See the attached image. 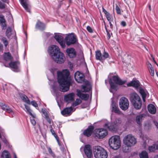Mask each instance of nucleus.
<instances>
[{
	"label": "nucleus",
	"mask_w": 158,
	"mask_h": 158,
	"mask_svg": "<svg viewBox=\"0 0 158 158\" xmlns=\"http://www.w3.org/2000/svg\"><path fill=\"white\" fill-rule=\"evenodd\" d=\"M58 81L60 84V91L66 92L68 91L72 81L69 76V71L67 69L62 72H57Z\"/></svg>",
	"instance_id": "1"
},
{
	"label": "nucleus",
	"mask_w": 158,
	"mask_h": 158,
	"mask_svg": "<svg viewBox=\"0 0 158 158\" xmlns=\"http://www.w3.org/2000/svg\"><path fill=\"white\" fill-rule=\"evenodd\" d=\"M49 49L52 51L51 53L52 57L56 62L60 64L64 62L65 60L64 55L60 52V48L57 46L52 45Z\"/></svg>",
	"instance_id": "2"
},
{
	"label": "nucleus",
	"mask_w": 158,
	"mask_h": 158,
	"mask_svg": "<svg viewBox=\"0 0 158 158\" xmlns=\"http://www.w3.org/2000/svg\"><path fill=\"white\" fill-rule=\"evenodd\" d=\"M126 82V81H123L118 76H113L112 77L110 78L109 80V83L110 87V92L113 93V90H115L116 87V84L122 85Z\"/></svg>",
	"instance_id": "3"
},
{
	"label": "nucleus",
	"mask_w": 158,
	"mask_h": 158,
	"mask_svg": "<svg viewBox=\"0 0 158 158\" xmlns=\"http://www.w3.org/2000/svg\"><path fill=\"white\" fill-rule=\"evenodd\" d=\"M109 144L112 149L114 150L118 149L121 144L120 137L118 135L111 137L109 140Z\"/></svg>",
	"instance_id": "4"
},
{
	"label": "nucleus",
	"mask_w": 158,
	"mask_h": 158,
	"mask_svg": "<svg viewBox=\"0 0 158 158\" xmlns=\"http://www.w3.org/2000/svg\"><path fill=\"white\" fill-rule=\"evenodd\" d=\"M94 153L95 158H107L108 156L107 152L99 146L95 147Z\"/></svg>",
	"instance_id": "5"
},
{
	"label": "nucleus",
	"mask_w": 158,
	"mask_h": 158,
	"mask_svg": "<svg viewBox=\"0 0 158 158\" xmlns=\"http://www.w3.org/2000/svg\"><path fill=\"white\" fill-rule=\"evenodd\" d=\"M123 142L126 146L131 147L136 143V140L132 135L128 134L124 137Z\"/></svg>",
	"instance_id": "6"
},
{
	"label": "nucleus",
	"mask_w": 158,
	"mask_h": 158,
	"mask_svg": "<svg viewBox=\"0 0 158 158\" xmlns=\"http://www.w3.org/2000/svg\"><path fill=\"white\" fill-rule=\"evenodd\" d=\"M65 40L66 44L69 46L75 44L77 41V37L73 34L68 35L65 38Z\"/></svg>",
	"instance_id": "7"
},
{
	"label": "nucleus",
	"mask_w": 158,
	"mask_h": 158,
	"mask_svg": "<svg viewBox=\"0 0 158 158\" xmlns=\"http://www.w3.org/2000/svg\"><path fill=\"white\" fill-rule=\"evenodd\" d=\"M121 122V119L120 118H116L111 123L106 124L105 125L107 126L110 130L114 131L115 130V127L119 125Z\"/></svg>",
	"instance_id": "8"
},
{
	"label": "nucleus",
	"mask_w": 158,
	"mask_h": 158,
	"mask_svg": "<svg viewBox=\"0 0 158 158\" xmlns=\"http://www.w3.org/2000/svg\"><path fill=\"white\" fill-rule=\"evenodd\" d=\"M119 105L121 109L125 110L128 108L129 102L128 99L126 98L123 97L120 99Z\"/></svg>",
	"instance_id": "9"
},
{
	"label": "nucleus",
	"mask_w": 158,
	"mask_h": 158,
	"mask_svg": "<svg viewBox=\"0 0 158 158\" xmlns=\"http://www.w3.org/2000/svg\"><path fill=\"white\" fill-rule=\"evenodd\" d=\"M107 131L104 129H99L96 131V135L98 138H104L107 135Z\"/></svg>",
	"instance_id": "10"
},
{
	"label": "nucleus",
	"mask_w": 158,
	"mask_h": 158,
	"mask_svg": "<svg viewBox=\"0 0 158 158\" xmlns=\"http://www.w3.org/2000/svg\"><path fill=\"white\" fill-rule=\"evenodd\" d=\"M74 78L76 81L78 83H82L84 80V74L78 71L75 73Z\"/></svg>",
	"instance_id": "11"
},
{
	"label": "nucleus",
	"mask_w": 158,
	"mask_h": 158,
	"mask_svg": "<svg viewBox=\"0 0 158 158\" xmlns=\"http://www.w3.org/2000/svg\"><path fill=\"white\" fill-rule=\"evenodd\" d=\"M54 38L62 48H65L66 45L63 36L59 34H56L55 35Z\"/></svg>",
	"instance_id": "12"
},
{
	"label": "nucleus",
	"mask_w": 158,
	"mask_h": 158,
	"mask_svg": "<svg viewBox=\"0 0 158 158\" xmlns=\"http://www.w3.org/2000/svg\"><path fill=\"white\" fill-rule=\"evenodd\" d=\"M9 66L13 71L16 72L19 71L20 63L19 62H11L9 63Z\"/></svg>",
	"instance_id": "13"
},
{
	"label": "nucleus",
	"mask_w": 158,
	"mask_h": 158,
	"mask_svg": "<svg viewBox=\"0 0 158 158\" xmlns=\"http://www.w3.org/2000/svg\"><path fill=\"white\" fill-rule=\"evenodd\" d=\"M111 111L112 112H114L118 115L122 114V113L120 111L118 106H116L115 103L113 101L111 102Z\"/></svg>",
	"instance_id": "14"
},
{
	"label": "nucleus",
	"mask_w": 158,
	"mask_h": 158,
	"mask_svg": "<svg viewBox=\"0 0 158 158\" xmlns=\"http://www.w3.org/2000/svg\"><path fill=\"white\" fill-rule=\"evenodd\" d=\"M84 152L88 158H91L92 156V151L89 145H85L84 148Z\"/></svg>",
	"instance_id": "15"
},
{
	"label": "nucleus",
	"mask_w": 158,
	"mask_h": 158,
	"mask_svg": "<svg viewBox=\"0 0 158 158\" xmlns=\"http://www.w3.org/2000/svg\"><path fill=\"white\" fill-rule=\"evenodd\" d=\"M130 99L132 103L141 100L139 96L135 92L132 93L130 94Z\"/></svg>",
	"instance_id": "16"
},
{
	"label": "nucleus",
	"mask_w": 158,
	"mask_h": 158,
	"mask_svg": "<svg viewBox=\"0 0 158 158\" xmlns=\"http://www.w3.org/2000/svg\"><path fill=\"white\" fill-rule=\"evenodd\" d=\"M77 95L81 98L82 100L86 101L89 98V95L87 94H84L83 92L80 90H77Z\"/></svg>",
	"instance_id": "17"
},
{
	"label": "nucleus",
	"mask_w": 158,
	"mask_h": 158,
	"mask_svg": "<svg viewBox=\"0 0 158 158\" xmlns=\"http://www.w3.org/2000/svg\"><path fill=\"white\" fill-rule=\"evenodd\" d=\"M66 52L70 58H74L76 56V52L75 49L72 48L67 49Z\"/></svg>",
	"instance_id": "18"
},
{
	"label": "nucleus",
	"mask_w": 158,
	"mask_h": 158,
	"mask_svg": "<svg viewBox=\"0 0 158 158\" xmlns=\"http://www.w3.org/2000/svg\"><path fill=\"white\" fill-rule=\"evenodd\" d=\"M72 110L73 108L71 106L66 107L61 111V113L63 115L67 116L71 114Z\"/></svg>",
	"instance_id": "19"
},
{
	"label": "nucleus",
	"mask_w": 158,
	"mask_h": 158,
	"mask_svg": "<svg viewBox=\"0 0 158 158\" xmlns=\"http://www.w3.org/2000/svg\"><path fill=\"white\" fill-rule=\"evenodd\" d=\"M146 116L145 114H142L137 115L135 117V121L136 123L139 125H141L143 120Z\"/></svg>",
	"instance_id": "20"
},
{
	"label": "nucleus",
	"mask_w": 158,
	"mask_h": 158,
	"mask_svg": "<svg viewBox=\"0 0 158 158\" xmlns=\"http://www.w3.org/2000/svg\"><path fill=\"white\" fill-rule=\"evenodd\" d=\"M94 127L93 126H89L88 128L83 132V134L87 136H90L94 130Z\"/></svg>",
	"instance_id": "21"
},
{
	"label": "nucleus",
	"mask_w": 158,
	"mask_h": 158,
	"mask_svg": "<svg viewBox=\"0 0 158 158\" xmlns=\"http://www.w3.org/2000/svg\"><path fill=\"white\" fill-rule=\"evenodd\" d=\"M75 94L73 93H71L66 95L64 97V100L67 102H72L74 100Z\"/></svg>",
	"instance_id": "22"
},
{
	"label": "nucleus",
	"mask_w": 158,
	"mask_h": 158,
	"mask_svg": "<svg viewBox=\"0 0 158 158\" xmlns=\"http://www.w3.org/2000/svg\"><path fill=\"white\" fill-rule=\"evenodd\" d=\"M6 21L4 16L2 15H0V24L3 29H5L6 28Z\"/></svg>",
	"instance_id": "23"
},
{
	"label": "nucleus",
	"mask_w": 158,
	"mask_h": 158,
	"mask_svg": "<svg viewBox=\"0 0 158 158\" xmlns=\"http://www.w3.org/2000/svg\"><path fill=\"white\" fill-rule=\"evenodd\" d=\"M127 86H133L136 88H138L139 86V82L138 81H133L128 83Z\"/></svg>",
	"instance_id": "24"
},
{
	"label": "nucleus",
	"mask_w": 158,
	"mask_h": 158,
	"mask_svg": "<svg viewBox=\"0 0 158 158\" xmlns=\"http://www.w3.org/2000/svg\"><path fill=\"white\" fill-rule=\"evenodd\" d=\"M0 106L1 107L2 109L5 110L6 111L9 113H10L12 112V110L9 107L6 105L5 104L2 102L0 103Z\"/></svg>",
	"instance_id": "25"
},
{
	"label": "nucleus",
	"mask_w": 158,
	"mask_h": 158,
	"mask_svg": "<svg viewBox=\"0 0 158 158\" xmlns=\"http://www.w3.org/2000/svg\"><path fill=\"white\" fill-rule=\"evenodd\" d=\"M91 89V86L89 83L88 82L85 85H82V89L84 90V91L88 92Z\"/></svg>",
	"instance_id": "26"
},
{
	"label": "nucleus",
	"mask_w": 158,
	"mask_h": 158,
	"mask_svg": "<svg viewBox=\"0 0 158 158\" xmlns=\"http://www.w3.org/2000/svg\"><path fill=\"white\" fill-rule=\"evenodd\" d=\"M19 95L22 100L24 102L28 104H30V101L27 97L24 94L22 93H20Z\"/></svg>",
	"instance_id": "27"
},
{
	"label": "nucleus",
	"mask_w": 158,
	"mask_h": 158,
	"mask_svg": "<svg viewBox=\"0 0 158 158\" xmlns=\"http://www.w3.org/2000/svg\"><path fill=\"white\" fill-rule=\"evenodd\" d=\"M149 112L151 114H154L156 112V110L155 106L152 104H150L148 107Z\"/></svg>",
	"instance_id": "28"
},
{
	"label": "nucleus",
	"mask_w": 158,
	"mask_h": 158,
	"mask_svg": "<svg viewBox=\"0 0 158 158\" xmlns=\"http://www.w3.org/2000/svg\"><path fill=\"white\" fill-rule=\"evenodd\" d=\"M134 108L137 110H139L141 108L142 103L141 100L138 102L132 103Z\"/></svg>",
	"instance_id": "29"
},
{
	"label": "nucleus",
	"mask_w": 158,
	"mask_h": 158,
	"mask_svg": "<svg viewBox=\"0 0 158 158\" xmlns=\"http://www.w3.org/2000/svg\"><path fill=\"white\" fill-rule=\"evenodd\" d=\"M45 27L44 25L39 21H38L37 23L35 28L38 29L40 30H43Z\"/></svg>",
	"instance_id": "30"
},
{
	"label": "nucleus",
	"mask_w": 158,
	"mask_h": 158,
	"mask_svg": "<svg viewBox=\"0 0 158 158\" xmlns=\"http://www.w3.org/2000/svg\"><path fill=\"white\" fill-rule=\"evenodd\" d=\"M1 158H11V156L8 151H4L2 153Z\"/></svg>",
	"instance_id": "31"
},
{
	"label": "nucleus",
	"mask_w": 158,
	"mask_h": 158,
	"mask_svg": "<svg viewBox=\"0 0 158 158\" xmlns=\"http://www.w3.org/2000/svg\"><path fill=\"white\" fill-rule=\"evenodd\" d=\"M148 67L150 75L152 76H153L154 74V70L153 67L150 63L148 64Z\"/></svg>",
	"instance_id": "32"
},
{
	"label": "nucleus",
	"mask_w": 158,
	"mask_h": 158,
	"mask_svg": "<svg viewBox=\"0 0 158 158\" xmlns=\"http://www.w3.org/2000/svg\"><path fill=\"white\" fill-rule=\"evenodd\" d=\"M20 1L21 5L25 10L27 11L30 12L28 8L26 2V0H20Z\"/></svg>",
	"instance_id": "33"
},
{
	"label": "nucleus",
	"mask_w": 158,
	"mask_h": 158,
	"mask_svg": "<svg viewBox=\"0 0 158 158\" xmlns=\"http://www.w3.org/2000/svg\"><path fill=\"white\" fill-rule=\"evenodd\" d=\"M4 58L6 61H8L11 59L12 57L9 53H5L4 55Z\"/></svg>",
	"instance_id": "34"
},
{
	"label": "nucleus",
	"mask_w": 158,
	"mask_h": 158,
	"mask_svg": "<svg viewBox=\"0 0 158 158\" xmlns=\"http://www.w3.org/2000/svg\"><path fill=\"white\" fill-rule=\"evenodd\" d=\"M102 55L101 52L100 51H98L96 52V58L97 60H102Z\"/></svg>",
	"instance_id": "35"
},
{
	"label": "nucleus",
	"mask_w": 158,
	"mask_h": 158,
	"mask_svg": "<svg viewBox=\"0 0 158 158\" xmlns=\"http://www.w3.org/2000/svg\"><path fill=\"white\" fill-rule=\"evenodd\" d=\"M140 158H148L147 152L145 151H143L139 154Z\"/></svg>",
	"instance_id": "36"
},
{
	"label": "nucleus",
	"mask_w": 158,
	"mask_h": 158,
	"mask_svg": "<svg viewBox=\"0 0 158 158\" xmlns=\"http://www.w3.org/2000/svg\"><path fill=\"white\" fill-rule=\"evenodd\" d=\"M139 92L142 96L143 100L144 101H145V98L146 96V94L144 90L142 88H140L139 89Z\"/></svg>",
	"instance_id": "37"
},
{
	"label": "nucleus",
	"mask_w": 158,
	"mask_h": 158,
	"mask_svg": "<svg viewBox=\"0 0 158 158\" xmlns=\"http://www.w3.org/2000/svg\"><path fill=\"white\" fill-rule=\"evenodd\" d=\"M25 107L26 110L27 111L28 113L30 114L32 117L35 118V114H33L31 113V110L30 109V107L26 105H25Z\"/></svg>",
	"instance_id": "38"
},
{
	"label": "nucleus",
	"mask_w": 158,
	"mask_h": 158,
	"mask_svg": "<svg viewBox=\"0 0 158 158\" xmlns=\"http://www.w3.org/2000/svg\"><path fill=\"white\" fill-rule=\"evenodd\" d=\"M11 29L10 27H8L7 28L6 31V35L7 37L8 38H9L11 35Z\"/></svg>",
	"instance_id": "39"
},
{
	"label": "nucleus",
	"mask_w": 158,
	"mask_h": 158,
	"mask_svg": "<svg viewBox=\"0 0 158 158\" xmlns=\"http://www.w3.org/2000/svg\"><path fill=\"white\" fill-rule=\"evenodd\" d=\"M50 131H51V132L52 134L55 138L56 139L57 141L58 144H59L60 143L59 142V138H58V136H57V135L55 133V131L52 129H51Z\"/></svg>",
	"instance_id": "40"
},
{
	"label": "nucleus",
	"mask_w": 158,
	"mask_h": 158,
	"mask_svg": "<svg viewBox=\"0 0 158 158\" xmlns=\"http://www.w3.org/2000/svg\"><path fill=\"white\" fill-rule=\"evenodd\" d=\"M81 100L79 99H76V101L73 103V106L74 107L76 106L81 103Z\"/></svg>",
	"instance_id": "41"
},
{
	"label": "nucleus",
	"mask_w": 158,
	"mask_h": 158,
	"mask_svg": "<svg viewBox=\"0 0 158 158\" xmlns=\"http://www.w3.org/2000/svg\"><path fill=\"white\" fill-rule=\"evenodd\" d=\"M156 145L153 144L152 146H150L148 148V150L150 152H154L156 149Z\"/></svg>",
	"instance_id": "42"
},
{
	"label": "nucleus",
	"mask_w": 158,
	"mask_h": 158,
	"mask_svg": "<svg viewBox=\"0 0 158 158\" xmlns=\"http://www.w3.org/2000/svg\"><path fill=\"white\" fill-rule=\"evenodd\" d=\"M131 146H127L125 145L123 146L122 148L123 151L125 152H127L130 151L129 147Z\"/></svg>",
	"instance_id": "43"
},
{
	"label": "nucleus",
	"mask_w": 158,
	"mask_h": 158,
	"mask_svg": "<svg viewBox=\"0 0 158 158\" xmlns=\"http://www.w3.org/2000/svg\"><path fill=\"white\" fill-rule=\"evenodd\" d=\"M107 19L108 21H113V18L109 13L106 15Z\"/></svg>",
	"instance_id": "44"
},
{
	"label": "nucleus",
	"mask_w": 158,
	"mask_h": 158,
	"mask_svg": "<svg viewBox=\"0 0 158 158\" xmlns=\"http://www.w3.org/2000/svg\"><path fill=\"white\" fill-rule=\"evenodd\" d=\"M109 56V54L108 53L105 51L103 53L102 56V60H104L106 58H108Z\"/></svg>",
	"instance_id": "45"
},
{
	"label": "nucleus",
	"mask_w": 158,
	"mask_h": 158,
	"mask_svg": "<svg viewBox=\"0 0 158 158\" xmlns=\"http://www.w3.org/2000/svg\"><path fill=\"white\" fill-rule=\"evenodd\" d=\"M116 10L117 13L118 14H121V9L119 7L117 4L116 5Z\"/></svg>",
	"instance_id": "46"
},
{
	"label": "nucleus",
	"mask_w": 158,
	"mask_h": 158,
	"mask_svg": "<svg viewBox=\"0 0 158 158\" xmlns=\"http://www.w3.org/2000/svg\"><path fill=\"white\" fill-rule=\"evenodd\" d=\"M1 40L3 42L5 47H6L8 44V41L6 38H5L3 37L1 39Z\"/></svg>",
	"instance_id": "47"
},
{
	"label": "nucleus",
	"mask_w": 158,
	"mask_h": 158,
	"mask_svg": "<svg viewBox=\"0 0 158 158\" xmlns=\"http://www.w3.org/2000/svg\"><path fill=\"white\" fill-rule=\"evenodd\" d=\"M48 151L49 153L53 157H55V154L53 152L51 148H49L48 149Z\"/></svg>",
	"instance_id": "48"
},
{
	"label": "nucleus",
	"mask_w": 158,
	"mask_h": 158,
	"mask_svg": "<svg viewBox=\"0 0 158 158\" xmlns=\"http://www.w3.org/2000/svg\"><path fill=\"white\" fill-rule=\"evenodd\" d=\"M105 28L107 33V38L109 40L110 38V35L109 31H108L107 28L106 26H105Z\"/></svg>",
	"instance_id": "49"
},
{
	"label": "nucleus",
	"mask_w": 158,
	"mask_h": 158,
	"mask_svg": "<svg viewBox=\"0 0 158 158\" xmlns=\"http://www.w3.org/2000/svg\"><path fill=\"white\" fill-rule=\"evenodd\" d=\"M43 114L45 116V118H47V121L49 123H51V120L50 119L48 118V116L47 115V113H45L44 112H43Z\"/></svg>",
	"instance_id": "50"
},
{
	"label": "nucleus",
	"mask_w": 158,
	"mask_h": 158,
	"mask_svg": "<svg viewBox=\"0 0 158 158\" xmlns=\"http://www.w3.org/2000/svg\"><path fill=\"white\" fill-rule=\"evenodd\" d=\"M149 141V140L148 139H147L146 140H145L144 142L143 143V147L144 148H145L146 147V145L147 144V143H148Z\"/></svg>",
	"instance_id": "51"
},
{
	"label": "nucleus",
	"mask_w": 158,
	"mask_h": 158,
	"mask_svg": "<svg viewBox=\"0 0 158 158\" xmlns=\"http://www.w3.org/2000/svg\"><path fill=\"white\" fill-rule=\"evenodd\" d=\"M86 29L89 32L92 33L93 32L92 28L89 26H87Z\"/></svg>",
	"instance_id": "52"
},
{
	"label": "nucleus",
	"mask_w": 158,
	"mask_h": 158,
	"mask_svg": "<svg viewBox=\"0 0 158 158\" xmlns=\"http://www.w3.org/2000/svg\"><path fill=\"white\" fill-rule=\"evenodd\" d=\"M31 104L32 106L35 107H38V105L37 103L34 101H32L31 102Z\"/></svg>",
	"instance_id": "53"
},
{
	"label": "nucleus",
	"mask_w": 158,
	"mask_h": 158,
	"mask_svg": "<svg viewBox=\"0 0 158 158\" xmlns=\"http://www.w3.org/2000/svg\"><path fill=\"white\" fill-rule=\"evenodd\" d=\"M5 7V5L2 2H0V8L1 9H4Z\"/></svg>",
	"instance_id": "54"
},
{
	"label": "nucleus",
	"mask_w": 158,
	"mask_h": 158,
	"mask_svg": "<svg viewBox=\"0 0 158 158\" xmlns=\"http://www.w3.org/2000/svg\"><path fill=\"white\" fill-rule=\"evenodd\" d=\"M31 121L32 123V124L34 126L36 124V122L35 119L34 118L32 119H31Z\"/></svg>",
	"instance_id": "55"
},
{
	"label": "nucleus",
	"mask_w": 158,
	"mask_h": 158,
	"mask_svg": "<svg viewBox=\"0 0 158 158\" xmlns=\"http://www.w3.org/2000/svg\"><path fill=\"white\" fill-rule=\"evenodd\" d=\"M121 24L123 27H125L126 26V23L124 21H123L121 23Z\"/></svg>",
	"instance_id": "56"
},
{
	"label": "nucleus",
	"mask_w": 158,
	"mask_h": 158,
	"mask_svg": "<svg viewBox=\"0 0 158 158\" xmlns=\"http://www.w3.org/2000/svg\"><path fill=\"white\" fill-rule=\"evenodd\" d=\"M3 50V45L0 43V52L2 51Z\"/></svg>",
	"instance_id": "57"
},
{
	"label": "nucleus",
	"mask_w": 158,
	"mask_h": 158,
	"mask_svg": "<svg viewBox=\"0 0 158 158\" xmlns=\"http://www.w3.org/2000/svg\"><path fill=\"white\" fill-rule=\"evenodd\" d=\"M103 12L105 14V15L108 14L109 13L107 12L104 8H102Z\"/></svg>",
	"instance_id": "58"
},
{
	"label": "nucleus",
	"mask_w": 158,
	"mask_h": 158,
	"mask_svg": "<svg viewBox=\"0 0 158 158\" xmlns=\"http://www.w3.org/2000/svg\"><path fill=\"white\" fill-rule=\"evenodd\" d=\"M109 21V24H110V27L111 28H112V27H113V25H112V23H111V22L112 21Z\"/></svg>",
	"instance_id": "59"
},
{
	"label": "nucleus",
	"mask_w": 158,
	"mask_h": 158,
	"mask_svg": "<svg viewBox=\"0 0 158 158\" xmlns=\"http://www.w3.org/2000/svg\"><path fill=\"white\" fill-rule=\"evenodd\" d=\"M155 124L156 126L158 128V123L157 122H155Z\"/></svg>",
	"instance_id": "60"
},
{
	"label": "nucleus",
	"mask_w": 158,
	"mask_h": 158,
	"mask_svg": "<svg viewBox=\"0 0 158 158\" xmlns=\"http://www.w3.org/2000/svg\"><path fill=\"white\" fill-rule=\"evenodd\" d=\"M14 158H17V157H16V155L15 154H14Z\"/></svg>",
	"instance_id": "61"
},
{
	"label": "nucleus",
	"mask_w": 158,
	"mask_h": 158,
	"mask_svg": "<svg viewBox=\"0 0 158 158\" xmlns=\"http://www.w3.org/2000/svg\"><path fill=\"white\" fill-rule=\"evenodd\" d=\"M148 7H149V9L151 11V5H149Z\"/></svg>",
	"instance_id": "62"
},
{
	"label": "nucleus",
	"mask_w": 158,
	"mask_h": 158,
	"mask_svg": "<svg viewBox=\"0 0 158 158\" xmlns=\"http://www.w3.org/2000/svg\"><path fill=\"white\" fill-rule=\"evenodd\" d=\"M156 149L158 150V144L156 145Z\"/></svg>",
	"instance_id": "63"
},
{
	"label": "nucleus",
	"mask_w": 158,
	"mask_h": 158,
	"mask_svg": "<svg viewBox=\"0 0 158 158\" xmlns=\"http://www.w3.org/2000/svg\"><path fill=\"white\" fill-rule=\"evenodd\" d=\"M154 158H158V155L155 156Z\"/></svg>",
	"instance_id": "64"
}]
</instances>
